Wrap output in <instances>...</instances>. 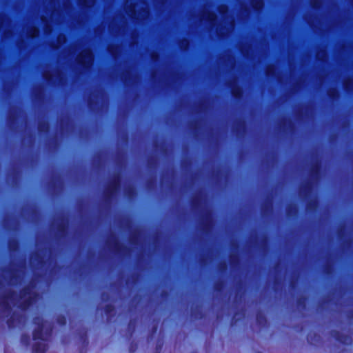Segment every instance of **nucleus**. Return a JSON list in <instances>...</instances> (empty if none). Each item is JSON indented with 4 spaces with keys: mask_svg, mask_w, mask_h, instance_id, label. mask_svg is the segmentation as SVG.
Instances as JSON below:
<instances>
[{
    "mask_svg": "<svg viewBox=\"0 0 353 353\" xmlns=\"http://www.w3.org/2000/svg\"><path fill=\"white\" fill-rule=\"evenodd\" d=\"M79 63L84 67H89L93 61V55L90 50L86 49L83 50L77 57Z\"/></svg>",
    "mask_w": 353,
    "mask_h": 353,
    "instance_id": "obj_1",
    "label": "nucleus"
},
{
    "mask_svg": "<svg viewBox=\"0 0 353 353\" xmlns=\"http://www.w3.org/2000/svg\"><path fill=\"white\" fill-rule=\"evenodd\" d=\"M34 298L35 295L32 292V290L30 288L26 289L23 292L21 301L19 304L23 308H26L33 302Z\"/></svg>",
    "mask_w": 353,
    "mask_h": 353,
    "instance_id": "obj_2",
    "label": "nucleus"
},
{
    "mask_svg": "<svg viewBox=\"0 0 353 353\" xmlns=\"http://www.w3.org/2000/svg\"><path fill=\"white\" fill-rule=\"evenodd\" d=\"M49 334V329L46 323H42L34 332V339L46 340Z\"/></svg>",
    "mask_w": 353,
    "mask_h": 353,
    "instance_id": "obj_3",
    "label": "nucleus"
},
{
    "mask_svg": "<svg viewBox=\"0 0 353 353\" xmlns=\"http://www.w3.org/2000/svg\"><path fill=\"white\" fill-rule=\"evenodd\" d=\"M203 19L208 20L210 22H213L216 19V15L214 13L206 12L203 16Z\"/></svg>",
    "mask_w": 353,
    "mask_h": 353,
    "instance_id": "obj_4",
    "label": "nucleus"
},
{
    "mask_svg": "<svg viewBox=\"0 0 353 353\" xmlns=\"http://www.w3.org/2000/svg\"><path fill=\"white\" fill-rule=\"evenodd\" d=\"M252 5L256 10H260L263 7V1L262 0H253Z\"/></svg>",
    "mask_w": 353,
    "mask_h": 353,
    "instance_id": "obj_5",
    "label": "nucleus"
},
{
    "mask_svg": "<svg viewBox=\"0 0 353 353\" xmlns=\"http://www.w3.org/2000/svg\"><path fill=\"white\" fill-rule=\"evenodd\" d=\"M30 37L33 38L36 37L39 34V30L36 28H33L30 32Z\"/></svg>",
    "mask_w": 353,
    "mask_h": 353,
    "instance_id": "obj_6",
    "label": "nucleus"
},
{
    "mask_svg": "<svg viewBox=\"0 0 353 353\" xmlns=\"http://www.w3.org/2000/svg\"><path fill=\"white\" fill-rule=\"evenodd\" d=\"M45 350V346L40 347L39 345V347H35V351L37 353H43Z\"/></svg>",
    "mask_w": 353,
    "mask_h": 353,
    "instance_id": "obj_7",
    "label": "nucleus"
},
{
    "mask_svg": "<svg viewBox=\"0 0 353 353\" xmlns=\"http://www.w3.org/2000/svg\"><path fill=\"white\" fill-rule=\"evenodd\" d=\"M58 40H59V43H61L62 42H65V38L64 36H61L60 35L58 38Z\"/></svg>",
    "mask_w": 353,
    "mask_h": 353,
    "instance_id": "obj_8",
    "label": "nucleus"
},
{
    "mask_svg": "<svg viewBox=\"0 0 353 353\" xmlns=\"http://www.w3.org/2000/svg\"><path fill=\"white\" fill-rule=\"evenodd\" d=\"M129 14L130 15H133L135 14V8L133 7L132 9H130V10L129 11Z\"/></svg>",
    "mask_w": 353,
    "mask_h": 353,
    "instance_id": "obj_9",
    "label": "nucleus"
},
{
    "mask_svg": "<svg viewBox=\"0 0 353 353\" xmlns=\"http://www.w3.org/2000/svg\"><path fill=\"white\" fill-rule=\"evenodd\" d=\"M225 11V8H223V7L221 8V10H220L221 12L223 13Z\"/></svg>",
    "mask_w": 353,
    "mask_h": 353,
    "instance_id": "obj_10",
    "label": "nucleus"
},
{
    "mask_svg": "<svg viewBox=\"0 0 353 353\" xmlns=\"http://www.w3.org/2000/svg\"><path fill=\"white\" fill-rule=\"evenodd\" d=\"M92 1H93V0H92Z\"/></svg>",
    "mask_w": 353,
    "mask_h": 353,
    "instance_id": "obj_11",
    "label": "nucleus"
}]
</instances>
